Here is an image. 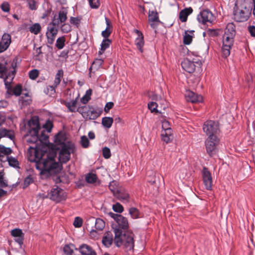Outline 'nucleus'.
Returning a JSON list of instances; mask_svg holds the SVG:
<instances>
[{
  "label": "nucleus",
  "instance_id": "nucleus-1",
  "mask_svg": "<svg viewBox=\"0 0 255 255\" xmlns=\"http://www.w3.org/2000/svg\"><path fill=\"white\" fill-rule=\"evenodd\" d=\"M32 148L34 149L35 158L33 161L35 162V167L39 170L41 174L48 175L51 173H55L61 170V165L56 162L53 157H48L43 160L42 156L45 152L39 150L37 146Z\"/></svg>",
  "mask_w": 255,
  "mask_h": 255
},
{
  "label": "nucleus",
  "instance_id": "nucleus-2",
  "mask_svg": "<svg viewBox=\"0 0 255 255\" xmlns=\"http://www.w3.org/2000/svg\"><path fill=\"white\" fill-rule=\"evenodd\" d=\"M109 216L118 223V227L114 230L115 243L119 247L128 243V219L118 214L109 212Z\"/></svg>",
  "mask_w": 255,
  "mask_h": 255
},
{
  "label": "nucleus",
  "instance_id": "nucleus-3",
  "mask_svg": "<svg viewBox=\"0 0 255 255\" xmlns=\"http://www.w3.org/2000/svg\"><path fill=\"white\" fill-rule=\"evenodd\" d=\"M252 6L247 2L244 1L240 3L237 1L234 8V19L237 22L247 21L251 15Z\"/></svg>",
  "mask_w": 255,
  "mask_h": 255
},
{
  "label": "nucleus",
  "instance_id": "nucleus-4",
  "mask_svg": "<svg viewBox=\"0 0 255 255\" xmlns=\"http://www.w3.org/2000/svg\"><path fill=\"white\" fill-rule=\"evenodd\" d=\"M75 147L73 143L70 142L63 143L59 153V161L61 163H66L71 158V154L74 153Z\"/></svg>",
  "mask_w": 255,
  "mask_h": 255
},
{
  "label": "nucleus",
  "instance_id": "nucleus-5",
  "mask_svg": "<svg viewBox=\"0 0 255 255\" xmlns=\"http://www.w3.org/2000/svg\"><path fill=\"white\" fill-rule=\"evenodd\" d=\"M48 195L50 199L56 203L64 201L67 198V194L65 191L56 185L51 189Z\"/></svg>",
  "mask_w": 255,
  "mask_h": 255
},
{
  "label": "nucleus",
  "instance_id": "nucleus-6",
  "mask_svg": "<svg viewBox=\"0 0 255 255\" xmlns=\"http://www.w3.org/2000/svg\"><path fill=\"white\" fill-rule=\"evenodd\" d=\"M203 129L208 137H211V139H215L216 134L219 130L218 123L213 121H209L205 122L203 125Z\"/></svg>",
  "mask_w": 255,
  "mask_h": 255
},
{
  "label": "nucleus",
  "instance_id": "nucleus-7",
  "mask_svg": "<svg viewBox=\"0 0 255 255\" xmlns=\"http://www.w3.org/2000/svg\"><path fill=\"white\" fill-rule=\"evenodd\" d=\"M201 65L202 62L200 60L195 61L191 60L190 58H186L181 62L182 68L189 73H192L194 72L196 66L200 67Z\"/></svg>",
  "mask_w": 255,
  "mask_h": 255
},
{
  "label": "nucleus",
  "instance_id": "nucleus-8",
  "mask_svg": "<svg viewBox=\"0 0 255 255\" xmlns=\"http://www.w3.org/2000/svg\"><path fill=\"white\" fill-rule=\"evenodd\" d=\"M224 34L223 40V47L222 48V53L223 57L227 58L230 54V49L234 43V36Z\"/></svg>",
  "mask_w": 255,
  "mask_h": 255
},
{
  "label": "nucleus",
  "instance_id": "nucleus-9",
  "mask_svg": "<svg viewBox=\"0 0 255 255\" xmlns=\"http://www.w3.org/2000/svg\"><path fill=\"white\" fill-rule=\"evenodd\" d=\"M16 66V63L12 62L11 66L8 68L5 64L0 62V78H3L4 76H6L7 78L14 77L16 73L15 69Z\"/></svg>",
  "mask_w": 255,
  "mask_h": 255
},
{
  "label": "nucleus",
  "instance_id": "nucleus-10",
  "mask_svg": "<svg viewBox=\"0 0 255 255\" xmlns=\"http://www.w3.org/2000/svg\"><path fill=\"white\" fill-rule=\"evenodd\" d=\"M219 142L217 137L215 139H211L208 137L205 141L206 148L207 153L212 156L217 152V145Z\"/></svg>",
  "mask_w": 255,
  "mask_h": 255
},
{
  "label": "nucleus",
  "instance_id": "nucleus-11",
  "mask_svg": "<svg viewBox=\"0 0 255 255\" xmlns=\"http://www.w3.org/2000/svg\"><path fill=\"white\" fill-rule=\"evenodd\" d=\"M197 19L199 22L206 24L207 22L212 23L214 20L215 17L210 11L206 9L202 11L198 15Z\"/></svg>",
  "mask_w": 255,
  "mask_h": 255
},
{
  "label": "nucleus",
  "instance_id": "nucleus-12",
  "mask_svg": "<svg viewBox=\"0 0 255 255\" xmlns=\"http://www.w3.org/2000/svg\"><path fill=\"white\" fill-rule=\"evenodd\" d=\"M11 43V36L10 34L4 33L0 41V53L6 51Z\"/></svg>",
  "mask_w": 255,
  "mask_h": 255
},
{
  "label": "nucleus",
  "instance_id": "nucleus-13",
  "mask_svg": "<svg viewBox=\"0 0 255 255\" xmlns=\"http://www.w3.org/2000/svg\"><path fill=\"white\" fill-rule=\"evenodd\" d=\"M202 177L206 189L211 190L212 187V178L208 169L204 167L202 170Z\"/></svg>",
  "mask_w": 255,
  "mask_h": 255
},
{
  "label": "nucleus",
  "instance_id": "nucleus-14",
  "mask_svg": "<svg viewBox=\"0 0 255 255\" xmlns=\"http://www.w3.org/2000/svg\"><path fill=\"white\" fill-rule=\"evenodd\" d=\"M30 136L27 140L28 142L29 143H36L37 141H41L42 140H46L48 139V136L46 135L44 133V131L41 133V135H39V132H36L35 134L29 131Z\"/></svg>",
  "mask_w": 255,
  "mask_h": 255
},
{
  "label": "nucleus",
  "instance_id": "nucleus-15",
  "mask_svg": "<svg viewBox=\"0 0 255 255\" xmlns=\"http://www.w3.org/2000/svg\"><path fill=\"white\" fill-rule=\"evenodd\" d=\"M87 224H95V228L99 231H102L105 227V222L100 218L96 219L94 217H90L86 221Z\"/></svg>",
  "mask_w": 255,
  "mask_h": 255
},
{
  "label": "nucleus",
  "instance_id": "nucleus-16",
  "mask_svg": "<svg viewBox=\"0 0 255 255\" xmlns=\"http://www.w3.org/2000/svg\"><path fill=\"white\" fill-rule=\"evenodd\" d=\"M79 251L81 255H97V253L93 248L87 245L83 244L79 248Z\"/></svg>",
  "mask_w": 255,
  "mask_h": 255
},
{
  "label": "nucleus",
  "instance_id": "nucleus-17",
  "mask_svg": "<svg viewBox=\"0 0 255 255\" xmlns=\"http://www.w3.org/2000/svg\"><path fill=\"white\" fill-rule=\"evenodd\" d=\"M185 96L187 101L191 103L201 102L203 100V98L201 95H197L190 91L187 92Z\"/></svg>",
  "mask_w": 255,
  "mask_h": 255
},
{
  "label": "nucleus",
  "instance_id": "nucleus-18",
  "mask_svg": "<svg viewBox=\"0 0 255 255\" xmlns=\"http://www.w3.org/2000/svg\"><path fill=\"white\" fill-rule=\"evenodd\" d=\"M134 31L137 36L135 41V45L137 49L142 52V47L144 45L143 36L142 33L137 29H135Z\"/></svg>",
  "mask_w": 255,
  "mask_h": 255
},
{
  "label": "nucleus",
  "instance_id": "nucleus-19",
  "mask_svg": "<svg viewBox=\"0 0 255 255\" xmlns=\"http://www.w3.org/2000/svg\"><path fill=\"white\" fill-rule=\"evenodd\" d=\"M29 125L30 127L29 131H31L32 133L35 134L36 132H39V130L40 129V126L38 118L31 119L29 122Z\"/></svg>",
  "mask_w": 255,
  "mask_h": 255
},
{
  "label": "nucleus",
  "instance_id": "nucleus-20",
  "mask_svg": "<svg viewBox=\"0 0 255 255\" xmlns=\"http://www.w3.org/2000/svg\"><path fill=\"white\" fill-rule=\"evenodd\" d=\"M102 112V111L101 110H97L93 108L88 110L87 112H84V113L86 114V119L96 120L100 116Z\"/></svg>",
  "mask_w": 255,
  "mask_h": 255
},
{
  "label": "nucleus",
  "instance_id": "nucleus-21",
  "mask_svg": "<svg viewBox=\"0 0 255 255\" xmlns=\"http://www.w3.org/2000/svg\"><path fill=\"white\" fill-rule=\"evenodd\" d=\"M113 242V237L112 232H107L102 239V243L106 247H110Z\"/></svg>",
  "mask_w": 255,
  "mask_h": 255
},
{
  "label": "nucleus",
  "instance_id": "nucleus-22",
  "mask_svg": "<svg viewBox=\"0 0 255 255\" xmlns=\"http://www.w3.org/2000/svg\"><path fill=\"white\" fill-rule=\"evenodd\" d=\"M67 11L66 9H62L59 11L58 16L57 19H56V15H54L53 20L55 21V22H58V25L60 23L64 22L67 18Z\"/></svg>",
  "mask_w": 255,
  "mask_h": 255
},
{
  "label": "nucleus",
  "instance_id": "nucleus-23",
  "mask_svg": "<svg viewBox=\"0 0 255 255\" xmlns=\"http://www.w3.org/2000/svg\"><path fill=\"white\" fill-rule=\"evenodd\" d=\"M193 9L191 7L186 8L182 10L179 13V19L182 22H185L187 20L188 16L192 12Z\"/></svg>",
  "mask_w": 255,
  "mask_h": 255
},
{
  "label": "nucleus",
  "instance_id": "nucleus-24",
  "mask_svg": "<svg viewBox=\"0 0 255 255\" xmlns=\"http://www.w3.org/2000/svg\"><path fill=\"white\" fill-rule=\"evenodd\" d=\"M103 64V60L101 59H96L92 64V65L89 69V76L91 77V73L92 72V70H98L101 68Z\"/></svg>",
  "mask_w": 255,
  "mask_h": 255
},
{
  "label": "nucleus",
  "instance_id": "nucleus-25",
  "mask_svg": "<svg viewBox=\"0 0 255 255\" xmlns=\"http://www.w3.org/2000/svg\"><path fill=\"white\" fill-rule=\"evenodd\" d=\"M58 28V22H55L54 20H52V21L48 25L47 31L46 32L57 34Z\"/></svg>",
  "mask_w": 255,
  "mask_h": 255
},
{
  "label": "nucleus",
  "instance_id": "nucleus-26",
  "mask_svg": "<svg viewBox=\"0 0 255 255\" xmlns=\"http://www.w3.org/2000/svg\"><path fill=\"white\" fill-rule=\"evenodd\" d=\"M11 152V149L9 147H5L4 146L0 145V160L4 161L5 160H3V158L5 156H7Z\"/></svg>",
  "mask_w": 255,
  "mask_h": 255
},
{
  "label": "nucleus",
  "instance_id": "nucleus-27",
  "mask_svg": "<svg viewBox=\"0 0 255 255\" xmlns=\"http://www.w3.org/2000/svg\"><path fill=\"white\" fill-rule=\"evenodd\" d=\"M128 213L133 219L142 217V214L137 208L134 207L130 208L128 211Z\"/></svg>",
  "mask_w": 255,
  "mask_h": 255
},
{
  "label": "nucleus",
  "instance_id": "nucleus-28",
  "mask_svg": "<svg viewBox=\"0 0 255 255\" xmlns=\"http://www.w3.org/2000/svg\"><path fill=\"white\" fill-rule=\"evenodd\" d=\"M76 248L73 244L66 245L63 248V252L66 255H75L74 251Z\"/></svg>",
  "mask_w": 255,
  "mask_h": 255
},
{
  "label": "nucleus",
  "instance_id": "nucleus-29",
  "mask_svg": "<svg viewBox=\"0 0 255 255\" xmlns=\"http://www.w3.org/2000/svg\"><path fill=\"white\" fill-rule=\"evenodd\" d=\"M134 235L133 232L131 231H129L128 230V251H130L132 250V254L133 255V247H134Z\"/></svg>",
  "mask_w": 255,
  "mask_h": 255
},
{
  "label": "nucleus",
  "instance_id": "nucleus-30",
  "mask_svg": "<svg viewBox=\"0 0 255 255\" xmlns=\"http://www.w3.org/2000/svg\"><path fill=\"white\" fill-rule=\"evenodd\" d=\"M112 43V41L109 39H104L101 44V49L99 53L101 54L106 49L109 47L110 45Z\"/></svg>",
  "mask_w": 255,
  "mask_h": 255
},
{
  "label": "nucleus",
  "instance_id": "nucleus-31",
  "mask_svg": "<svg viewBox=\"0 0 255 255\" xmlns=\"http://www.w3.org/2000/svg\"><path fill=\"white\" fill-rule=\"evenodd\" d=\"M113 123V119L111 117H105L102 119V124L106 128H111Z\"/></svg>",
  "mask_w": 255,
  "mask_h": 255
},
{
  "label": "nucleus",
  "instance_id": "nucleus-32",
  "mask_svg": "<svg viewBox=\"0 0 255 255\" xmlns=\"http://www.w3.org/2000/svg\"><path fill=\"white\" fill-rule=\"evenodd\" d=\"M78 97L75 100H72L69 102H66L65 105L68 109L69 111L71 112H74L75 111L77 103Z\"/></svg>",
  "mask_w": 255,
  "mask_h": 255
},
{
  "label": "nucleus",
  "instance_id": "nucleus-33",
  "mask_svg": "<svg viewBox=\"0 0 255 255\" xmlns=\"http://www.w3.org/2000/svg\"><path fill=\"white\" fill-rule=\"evenodd\" d=\"M228 34V35H231V36H235L236 31L235 29V26L233 23H228L227 25L225 34Z\"/></svg>",
  "mask_w": 255,
  "mask_h": 255
},
{
  "label": "nucleus",
  "instance_id": "nucleus-34",
  "mask_svg": "<svg viewBox=\"0 0 255 255\" xmlns=\"http://www.w3.org/2000/svg\"><path fill=\"white\" fill-rule=\"evenodd\" d=\"M55 89L56 88H55L54 86L49 85L47 86L46 88H44L43 92L45 94L52 97L54 96L56 93Z\"/></svg>",
  "mask_w": 255,
  "mask_h": 255
},
{
  "label": "nucleus",
  "instance_id": "nucleus-35",
  "mask_svg": "<svg viewBox=\"0 0 255 255\" xmlns=\"http://www.w3.org/2000/svg\"><path fill=\"white\" fill-rule=\"evenodd\" d=\"M158 107V104L157 102H151L148 104V108L152 113H159L162 114L161 111L158 110L157 108Z\"/></svg>",
  "mask_w": 255,
  "mask_h": 255
},
{
  "label": "nucleus",
  "instance_id": "nucleus-36",
  "mask_svg": "<svg viewBox=\"0 0 255 255\" xmlns=\"http://www.w3.org/2000/svg\"><path fill=\"white\" fill-rule=\"evenodd\" d=\"M148 20L149 22H159L158 13L154 11H149L148 15Z\"/></svg>",
  "mask_w": 255,
  "mask_h": 255
},
{
  "label": "nucleus",
  "instance_id": "nucleus-37",
  "mask_svg": "<svg viewBox=\"0 0 255 255\" xmlns=\"http://www.w3.org/2000/svg\"><path fill=\"white\" fill-rule=\"evenodd\" d=\"M5 160H7L8 162V164L9 166L13 167H17L18 165V162L17 160L13 157H5Z\"/></svg>",
  "mask_w": 255,
  "mask_h": 255
},
{
  "label": "nucleus",
  "instance_id": "nucleus-38",
  "mask_svg": "<svg viewBox=\"0 0 255 255\" xmlns=\"http://www.w3.org/2000/svg\"><path fill=\"white\" fill-rule=\"evenodd\" d=\"M41 28L40 25L38 23H36L29 27V31L34 34H37L40 31Z\"/></svg>",
  "mask_w": 255,
  "mask_h": 255
},
{
  "label": "nucleus",
  "instance_id": "nucleus-39",
  "mask_svg": "<svg viewBox=\"0 0 255 255\" xmlns=\"http://www.w3.org/2000/svg\"><path fill=\"white\" fill-rule=\"evenodd\" d=\"M65 38L64 36L58 37L56 40V46L58 49H62L65 46Z\"/></svg>",
  "mask_w": 255,
  "mask_h": 255
},
{
  "label": "nucleus",
  "instance_id": "nucleus-40",
  "mask_svg": "<svg viewBox=\"0 0 255 255\" xmlns=\"http://www.w3.org/2000/svg\"><path fill=\"white\" fill-rule=\"evenodd\" d=\"M97 176L95 174L89 173L86 176V181L89 183H94L96 182Z\"/></svg>",
  "mask_w": 255,
  "mask_h": 255
},
{
  "label": "nucleus",
  "instance_id": "nucleus-41",
  "mask_svg": "<svg viewBox=\"0 0 255 255\" xmlns=\"http://www.w3.org/2000/svg\"><path fill=\"white\" fill-rule=\"evenodd\" d=\"M2 78L3 79L5 89L8 90H9L11 88V83L14 77H9V78H7L6 76H4V77Z\"/></svg>",
  "mask_w": 255,
  "mask_h": 255
},
{
  "label": "nucleus",
  "instance_id": "nucleus-42",
  "mask_svg": "<svg viewBox=\"0 0 255 255\" xmlns=\"http://www.w3.org/2000/svg\"><path fill=\"white\" fill-rule=\"evenodd\" d=\"M89 140L86 135L81 137L80 144L83 148H87L89 146Z\"/></svg>",
  "mask_w": 255,
  "mask_h": 255
},
{
  "label": "nucleus",
  "instance_id": "nucleus-43",
  "mask_svg": "<svg viewBox=\"0 0 255 255\" xmlns=\"http://www.w3.org/2000/svg\"><path fill=\"white\" fill-rule=\"evenodd\" d=\"M56 35L57 34L46 32V35L47 37L48 43L49 44H52L54 43Z\"/></svg>",
  "mask_w": 255,
  "mask_h": 255
},
{
  "label": "nucleus",
  "instance_id": "nucleus-44",
  "mask_svg": "<svg viewBox=\"0 0 255 255\" xmlns=\"http://www.w3.org/2000/svg\"><path fill=\"white\" fill-rule=\"evenodd\" d=\"M89 5L92 8L97 9L100 5V2L99 0H88Z\"/></svg>",
  "mask_w": 255,
  "mask_h": 255
},
{
  "label": "nucleus",
  "instance_id": "nucleus-45",
  "mask_svg": "<svg viewBox=\"0 0 255 255\" xmlns=\"http://www.w3.org/2000/svg\"><path fill=\"white\" fill-rule=\"evenodd\" d=\"M72 30L71 26L69 23H64L61 26V30L62 32L67 33Z\"/></svg>",
  "mask_w": 255,
  "mask_h": 255
},
{
  "label": "nucleus",
  "instance_id": "nucleus-46",
  "mask_svg": "<svg viewBox=\"0 0 255 255\" xmlns=\"http://www.w3.org/2000/svg\"><path fill=\"white\" fill-rule=\"evenodd\" d=\"M192 40V36L189 34L187 31L185 32L183 37V42L185 44H189Z\"/></svg>",
  "mask_w": 255,
  "mask_h": 255
},
{
  "label": "nucleus",
  "instance_id": "nucleus-47",
  "mask_svg": "<svg viewBox=\"0 0 255 255\" xmlns=\"http://www.w3.org/2000/svg\"><path fill=\"white\" fill-rule=\"evenodd\" d=\"M11 235L14 237H18L24 235L22 231L20 229H14L11 231Z\"/></svg>",
  "mask_w": 255,
  "mask_h": 255
},
{
  "label": "nucleus",
  "instance_id": "nucleus-48",
  "mask_svg": "<svg viewBox=\"0 0 255 255\" xmlns=\"http://www.w3.org/2000/svg\"><path fill=\"white\" fill-rule=\"evenodd\" d=\"M1 9L5 12H8L10 10L9 3L7 1H3L0 5Z\"/></svg>",
  "mask_w": 255,
  "mask_h": 255
},
{
  "label": "nucleus",
  "instance_id": "nucleus-49",
  "mask_svg": "<svg viewBox=\"0 0 255 255\" xmlns=\"http://www.w3.org/2000/svg\"><path fill=\"white\" fill-rule=\"evenodd\" d=\"M113 209L115 212L122 213L123 211L124 208L121 204L117 203L113 205Z\"/></svg>",
  "mask_w": 255,
  "mask_h": 255
},
{
  "label": "nucleus",
  "instance_id": "nucleus-50",
  "mask_svg": "<svg viewBox=\"0 0 255 255\" xmlns=\"http://www.w3.org/2000/svg\"><path fill=\"white\" fill-rule=\"evenodd\" d=\"M39 74V71L37 69H33L29 71V77L31 80H35Z\"/></svg>",
  "mask_w": 255,
  "mask_h": 255
},
{
  "label": "nucleus",
  "instance_id": "nucleus-51",
  "mask_svg": "<svg viewBox=\"0 0 255 255\" xmlns=\"http://www.w3.org/2000/svg\"><path fill=\"white\" fill-rule=\"evenodd\" d=\"M103 156L105 159H108L111 157V151L109 148L105 147L102 150Z\"/></svg>",
  "mask_w": 255,
  "mask_h": 255
},
{
  "label": "nucleus",
  "instance_id": "nucleus-52",
  "mask_svg": "<svg viewBox=\"0 0 255 255\" xmlns=\"http://www.w3.org/2000/svg\"><path fill=\"white\" fill-rule=\"evenodd\" d=\"M27 1L30 9L33 10L37 8V4L35 0H27Z\"/></svg>",
  "mask_w": 255,
  "mask_h": 255
},
{
  "label": "nucleus",
  "instance_id": "nucleus-53",
  "mask_svg": "<svg viewBox=\"0 0 255 255\" xmlns=\"http://www.w3.org/2000/svg\"><path fill=\"white\" fill-rule=\"evenodd\" d=\"M19 102H20L23 106H26L29 105L31 102V100L30 97H28L27 98H24L23 96H22L19 99Z\"/></svg>",
  "mask_w": 255,
  "mask_h": 255
},
{
  "label": "nucleus",
  "instance_id": "nucleus-54",
  "mask_svg": "<svg viewBox=\"0 0 255 255\" xmlns=\"http://www.w3.org/2000/svg\"><path fill=\"white\" fill-rule=\"evenodd\" d=\"M157 103L158 104V107L164 110H165L168 106L167 101L163 98H162L161 100H160Z\"/></svg>",
  "mask_w": 255,
  "mask_h": 255
},
{
  "label": "nucleus",
  "instance_id": "nucleus-55",
  "mask_svg": "<svg viewBox=\"0 0 255 255\" xmlns=\"http://www.w3.org/2000/svg\"><path fill=\"white\" fill-rule=\"evenodd\" d=\"M21 92L22 87L20 85H17L13 89V93L16 96H20Z\"/></svg>",
  "mask_w": 255,
  "mask_h": 255
},
{
  "label": "nucleus",
  "instance_id": "nucleus-56",
  "mask_svg": "<svg viewBox=\"0 0 255 255\" xmlns=\"http://www.w3.org/2000/svg\"><path fill=\"white\" fill-rule=\"evenodd\" d=\"M83 221L82 219L79 217L75 218L73 222V225L76 228H80L82 226Z\"/></svg>",
  "mask_w": 255,
  "mask_h": 255
},
{
  "label": "nucleus",
  "instance_id": "nucleus-57",
  "mask_svg": "<svg viewBox=\"0 0 255 255\" xmlns=\"http://www.w3.org/2000/svg\"><path fill=\"white\" fill-rule=\"evenodd\" d=\"M70 22L71 24L75 25L76 27H78L80 23V19L77 17H75L72 16L70 18Z\"/></svg>",
  "mask_w": 255,
  "mask_h": 255
},
{
  "label": "nucleus",
  "instance_id": "nucleus-58",
  "mask_svg": "<svg viewBox=\"0 0 255 255\" xmlns=\"http://www.w3.org/2000/svg\"><path fill=\"white\" fill-rule=\"evenodd\" d=\"M33 182V180L30 176L26 177L23 182V188L27 187L29 185Z\"/></svg>",
  "mask_w": 255,
  "mask_h": 255
},
{
  "label": "nucleus",
  "instance_id": "nucleus-59",
  "mask_svg": "<svg viewBox=\"0 0 255 255\" xmlns=\"http://www.w3.org/2000/svg\"><path fill=\"white\" fill-rule=\"evenodd\" d=\"M43 128L46 129L47 132H50L53 128V124L50 121H48L43 126Z\"/></svg>",
  "mask_w": 255,
  "mask_h": 255
},
{
  "label": "nucleus",
  "instance_id": "nucleus-60",
  "mask_svg": "<svg viewBox=\"0 0 255 255\" xmlns=\"http://www.w3.org/2000/svg\"><path fill=\"white\" fill-rule=\"evenodd\" d=\"M206 33L209 36L215 37L218 35L217 31L216 30L213 29H208L206 31Z\"/></svg>",
  "mask_w": 255,
  "mask_h": 255
},
{
  "label": "nucleus",
  "instance_id": "nucleus-61",
  "mask_svg": "<svg viewBox=\"0 0 255 255\" xmlns=\"http://www.w3.org/2000/svg\"><path fill=\"white\" fill-rule=\"evenodd\" d=\"M111 33V31L109 29H105L104 31L102 32V36L105 38V39H108V37L110 35Z\"/></svg>",
  "mask_w": 255,
  "mask_h": 255
},
{
  "label": "nucleus",
  "instance_id": "nucleus-62",
  "mask_svg": "<svg viewBox=\"0 0 255 255\" xmlns=\"http://www.w3.org/2000/svg\"><path fill=\"white\" fill-rule=\"evenodd\" d=\"M169 123L166 120H164L162 123V128L163 130L171 129L170 128Z\"/></svg>",
  "mask_w": 255,
  "mask_h": 255
},
{
  "label": "nucleus",
  "instance_id": "nucleus-63",
  "mask_svg": "<svg viewBox=\"0 0 255 255\" xmlns=\"http://www.w3.org/2000/svg\"><path fill=\"white\" fill-rule=\"evenodd\" d=\"M24 239V235L18 237H15L14 241L16 242L20 246L23 244Z\"/></svg>",
  "mask_w": 255,
  "mask_h": 255
},
{
  "label": "nucleus",
  "instance_id": "nucleus-64",
  "mask_svg": "<svg viewBox=\"0 0 255 255\" xmlns=\"http://www.w3.org/2000/svg\"><path fill=\"white\" fill-rule=\"evenodd\" d=\"M248 30L251 34V35L253 37H255V26H249L248 27Z\"/></svg>",
  "mask_w": 255,
  "mask_h": 255
}]
</instances>
